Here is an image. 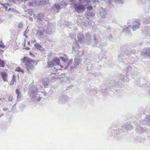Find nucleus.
<instances>
[{
	"label": "nucleus",
	"instance_id": "nucleus-9",
	"mask_svg": "<svg viewBox=\"0 0 150 150\" xmlns=\"http://www.w3.org/2000/svg\"><path fill=\"white\" fill-rule=\"evenodd\" d=\"M54 26L52 23H48L47 30L46 31V33L49 34H52V30Z\"/></svg>",
	"mask_w": 150,
	"mask_h": 150
},
{
	"label": "nucleus",
	"instance_id": "nucleus-22",
	"mask_svg": "<svg viewBox=\"0 0 150 150\" xmlns=\"http://www.w3.org/2000/svg\"><path fill=\"white\" fill-rule=\"evenodd\" d=\"M86 43L88 45H89L91 42V37L88 33L86 34Z\"/></svg>",
	"mask_w": 150,
	"mask_h": 150
},
{
	"label": "nucleus",
	"instance_id": "nucleus-16",
	"mask_svg": "<svg viewBox=\"0 0 150 150\" xmlns=\"http://www.w3.org/2000/svg\"><path fill=\"white\" fill-rule=\"evenodd\" d=\"M84 37L83 35L81 33L78 34L77 39L78 41L81 43H83L84 42Z\"/></svg>",
	"mask_w": 150,
	"mask_h": 150
},
{
	"label": "nucleus",
	"instance_id": "nucleus-59",
	"mask_svg": "<svg viewBox=\"0 0 150 150\" xmlns=\"http://www.w3.org/2000/svg\"><path fill=\"white\" fill-rule=\"evenodd\" d=\"M93 9V7L92 6H88L87 8V10L89 11H91Z\"/></svg>",
	"mask_w": 150,
	"mask_h": 150
},
{
	"label": "nucleus",
	"instance_id": "nucleus-1",
	"mask_svg": "<svg viewBox=\"0 0 150 150\" xmlns=\"http://www.w3.org/2000/svg\"><path fill=\"white\" fill-rule=\"evenodd\" d=\"M39 92V91L37 88L33 86L29 89L28 94L29 95L32 100L35 101L37 100L38 101H40L42 97H39L37 98L36 96L37 94H39L38 93Z\"/></svg>",
	"mask_w": 150,
	"mask_h": 150
},
{
	"label": "nucleus",
	"instance_id": "nucleus-36",
	"mask_svg": "<svg viewBox=\"0 0 150 150\" xmlns=\"http://www.w3.org/2000/svg\"><path fill=\"white\" fill-rule=\"evenodd\" d=\"M50 0H41V2H40V3H39V5L41 4H46L49 3Z\"/></svg>",
	"mask_w": 150,
	"mask_h": 150
},
{
	"label": "nucleus",
	"instance_id": "nucleus-44",
	"mask_svg": "<svg viewBox=\"0 0 150 150\" xmlns=\"http://www.w3.org/2000/svg\"><path fill=\"white\" fill-rule=\"evenodd\" d=\"M19 108L21 110L23 109L25 107V105L23 104H19Z\"/></svg>",
	"mask_w": 150,
	"mask_h": 150
},
{
	"label": "nucleus",
	"instance_id": "nucleus-35",
	"mask_svg": "<svg viewBox=\"0 0 150 150\" xmlns=\"http://www.w3.org/2000/svg\"><path fill=\"white\" fill-rule=\"evenodd\" d=\"M16 71H17L19 72H22V73H23L24 72V71L23 69L21 68L20 67H18L16 69Z\"/></svg>",
	"mask_w": 150,
	"mask_h": 150
},
{
	"label": "nucleus",
	"instance_id": "nucleus-29",
	"mask_svg": "<svg viewBox=\"0 0 150 150\" xmlns=\"http://www.w3.org/2000/svg\"><path fill=\"white\" fill-rule=\"evenodd\" d=\"M1 77L4 81H7L6 80L7 78V74L5 72H2L1 74Z\"/></svg>",
	"mask_w": 150,
	"mask_h": 150
},
{
	"label": "nucleus",
	"instance_id": "nucleus-13",
	"mask_svg": "<svg viewBox=\"0 0 150 150\" xmlns=\"http://www.w3.org/2000/svg\"><path fill=\"white\" fill-rule=\"evenodd\" d=\"M74 61H75V63L74 65V67H73V66L71 67V68L72 69H74L79 64V63L82 62L81 59L78 57H75L74 59Z\"/></svg>",
	"mask_w": 150,
	"mask_h": 150
},
{
	"label": "nucleus",
	"instance_id": "nucleus-31",
	"mask_svg": "<svg viewBox=\"0 0 150 150\" xmlns=\"http://www.w3.org/2000/svg\"><path fill=\"white\" fill-rule=\"evenodd\" d=\"M54 7L56 10H57V12H59L60 10L62 9V7L60 6L59 4H55L54 5Z\"/></svg>",
	"mask_w": 150,
	"mask_h": 150
},
{
	"label": "nucleus",
	"instance_id": "nucleus-10",
	"mask_svg": "<svg viewBox=\"0 0 150 150\" xmlns=\"http://www.w3.org/2000/svg\"><path fill=\"white\" fill-rule=\"evenodd\" d=\"M91 88L88 87L87 88L86 90V92L87 93H89L91 94H93L94 95H95L97 93V90L96 88H94L93 89H91Z\"/></svg>",
	"mask_w": 150,
	"mask_h": 150
},
{
	"label": "nucleus",
	"instance_id": "nucleus-51",
	"mask_svg": "<svg viewBox=\"0 0 150 150\" xmlns=\"http://www.w3.org/2000/svg\"><path fill=\"white\" fill-rule=\"evenodd\" d=\"M31 105H30L31 106H33L34 107H37L38 106H39L40 105V104H30Z\"/></svg>",
	"mask_w": 150,
	"mask_h": 150
},
{
	"label": "nucleus",
	"instance_id": "nucleus-40",
	"mask_svg": "<svg viewBox=\"0 0 150 150\" xmlns=\"http://www.w3.org/2000/svg\"><path fill=\"white\" fill-rule=\"evenodd\" d=\"M114 2L117 4H123L124 3L123 0H115Z\"/></svg>",
	"mask_w": 150,
	"mask_h": 150
},
{
	"label": "nucleus",
	"instance_id": "nucleus-23",
	"mask_svg": "<svg viewBox=\"0 0 150 150\" xmlns=\"http://www.w3.org/2000/svg\"><path fill=\"white\" fill-rule=\"evenodd\" d=\"M34 46L37 50H39L40 51H43L44 50L43 48L39 44L36 43L34 44Z\"/></svg>",
	"mask_w": 150,
	"mask_h": 150
},
{
	"label": "nucleus",
	"instance_id": "nucleus-14",
	"mask_svg": "<svg viewBox=\"0 0 150 150\" xmlns=\"http://www.w3.org/2000/svg\"><path fill=\"white\" fill-rule=\"evenodd\" d=\"M41 0H36L34 2H29L28 4V5L30 6H36L39 5V3L41 2Z\"/></svg>",
	"mask_w": 150,
	"mask_h": 150
},
{
	"label": "nucleus",
	"instance_id": "nucleus-6",
	"mask_svg": "<svg viewBox=\"0 0 150 150\" xmlns=\"http://www.w3.org/2000/svg\"><path fill=\"white\" fill-rule=\"evenodd\" d=\"M136 131L139 134H141L144 132L148 133L149 130L146 128H143L142 127H136Z\"/></svg>",
	"mask_w": 150,
	"mask_h": 150
},
{
	"label": "nucleus",
	"instance_id": "nucleus-33",
	"mask_svg": "<svg viewBox=\"0 0 150 150\" xmlns=\"http://www.w3.org/2000/svg\"><path fill=\"white\" fill-rule=\"evenodd\" d=\"M37 34L39 36H42L44 34L43 31L42 30H39L37 31Z\"/></svg>",
	"mask_w": 150,
	"mask_h": 150
},
{
	"label": "nucleus",
	"instance_id": "nucleus-34",
	"mask_svg": "<svg viewBox=\"0 0 150 150\" xmlns=\"http://www.w3.org/2000/svg\"><path fill=\"white\" fill-rule=\"evenodd\" d=\"M148 113L150 114L149 115H147L144 119V120L146 122L150 121V112Z\"/></svg>",
	"mask_w": 150,
	"mask_h": 150
},
{
	"label": "nucleus",
	"instance_id": "nucleus-62",
	"mask_svg": "<svg viewBox=\"0 0 150 150\" xmlns=\"http://www.w3.org/2000/svg\"><path fill=\"white\" fill-rule=\"evenodd\" d=\"M107 29L108 30H109V32H110L111 31V28L110 26H108L107 28Z\"/></svg>",
	"mask_w": 150,
	"mask_h": 150
},
{
	"label": "nucleus",
	"instance_id": "nucleus-58",
	"mask_svg": "<svg viewBox=\"0 0 150 150\" xmlns=\"http://www.w3.org/2000/svg\"><path fill=\"white\" fill-rule=\"evenodd\" d=\"M19 3H22L28 1V0H17Z\"/></svg>",
	"mask_w": 150,
	"mask_h": 150
},
{
	"label": "nucleus",
	"instance_id": "nucleus-37",
	"mask_svg": "<svg viewBox=\"0 0 150 150\" xmlns=\"http://www.w3.org/2000/svg\"><path fill=\"white\" fill-rule=\"evenodd\" d=\"M5 64L4 61L0 59V66L2 67H4Z\"/></svg>",
	"mask_w": 150,
	"mask_h": 150
},
{
	"label": "nucleus",
	"instance_id": "nucleus-32",
	"mask_svg": "<svg viewBox=\"0 0 150 150\" xmlns=\"http://www.w3.org/2000/svg\"><path fill=\"white\" fill-rule=\"evenodd\" d=\"M47 66L49 67H52L55 65V63H54L52 60L51 61H48L47 62Z\"/></svg>",
	"mask_w": 150,
	"mask_h": 150
},
{
	"label": "nucleus",
	"instance_id": "nucleus-57",
	"mask_svg": "<svg viewBox=\"0 0 150 150\" xmlns=\"http://www.w3.org/2000/svg\"><path fill=\"white\" fill-rule=\"evenodd\" d=\"M75 44H76V47L77 48H79V47H80V46L79 45V44L78 43H77V41H76V40H75Z\"/></svg>",
	"mask_w": 150,
	"mask_h": 150
},
{
	"label": "nucleus",
	"instance_id": "nucleus-53",
	"mask_svg": "<svg viewBox=\"0 0 150 150\" xmlns=\"http://www.w3.org/2000/svg\"><path fill=\"white\" fill-rule=\"evenodd\" d=\"M2 47L3 48H4L5 47V46L3 43L2 41H0V47Z\"/></svg>",
	"mask_w": 150,
	"mask_h": 150
},
{
	"label": "nucleus",
	"instance_id": "nucleus-20",
	"mask_svg": "<svg viewBox=\"0 0 150 150\" xmlns=\"http://www.w3.org/2000/svg\"><path fill=\"white\" fill-rule=\"evenodd\" d=\"M85 13L86 15L87 16V18L88 19H89L90 17H93L95 15L94 13L90 11H87Z\"/></svg>",
	"mask_w": 150,
	"mask_h": 150
},
{
	"label": "nucleus",
	"instance_id": "nucleus-11",
	"mask_svg": "<svg viewBox=\"0 0 150 150\" xmlns=\"http://www.w3.org/2000/svg\"><path fill=\"white\" fill-rule=\"evenodd\" d=\"M128 75L126 74L124 76L123 74H121L118 76V78L120 79L121 81L125 82H128L129 81Z\"/></svg>",
	"mask_w": 150,
	"mask_h": 150
},
{
	"label": "nucleus",
	"instance_id": "nucleus-64",
	"mask_svg": "<svg viewBox=\"0 0 150 150\" xmlns=\"http://www.w3.org/2000/svg\"><path fill=\"white\" fill-rule=\"evenodd\" d=\"M29 31V30H28V28H27L24 31V33L25 34H27Z\"/></svg>",
	"mask_w": 150,
	"mask_h": 150
},
{
	"label": "nucleus",
	"instance_id": "nucleus-54",
	"mask_svg": "<svg viewBox=\"0 0 150 150\" xmlns=\"http://www.w3.org/2000/svg\"><path fill=\"white\" fill-rule=\"evenodd\" d=\"M132 68L131 67L129 66L127 67L126 69V72L128 73L129 71L131 70Z\"/></svg>",
	"mask_w": 150,
	"mask_h": 150
},
{
	"label": "nucleus",
	"instance_id": "nucleus-38",
	"mask_svg": "<svg viewBox=\"0 0 150 150\" xmlns=\"http://www.w3.org/2000/svg\"><path fill=\"white\" fill-rule=\"evenodd\" d=\"M93 68V66L92 64H89L87 67L86 69L87 70H91Z\"/></svg>",
	"mask_w": 150,
	"mask_h": 150
},
{
	"label": "nucleus",
	"instance_id": "nucleus-24",
	"mask_svg": "<svg viewBox=\"0 0 150 150\" xmlns=\"http://www.w3.org/2000/svg\"><path fill=\"white\" fill-rule=\"evenodd\" d=\"M42 84L44 86L45 88H46L48 86V83L49 81L47 78H45L42 80Z\"/></svg>",
	"mask_w": 150,
	"mask_h": 150
},
{
	"label": "nucleus",
	"instance_id": "nucleus-61",
	"mask_svg": "<svg viewBox=\"0 0 150 150\" xmlns=\"http://www.w3.org/2000/svg\"><path fill=\"white\" fill-rule=\"evenodd\" d=\"M12 96H9L8 97V100L9 101H12Z\"/></svg>",
	"mask_w": 150,
	"mask_h": 150
},
{
	"label": "nucleus",
	"instance_id": "nucleus-3",
	"mask_svg": "<svg viewBox=\"0 0 150 150\" xmlns=\"http://www.w3.org/2000/svg\"><path fill=\"white\" fill-rule=\"evenodd\" d=\"M121 82L118 81H111L110 83V86L109 88L108 87H107L105 88L104 89H103L102 91L103 92H105L107 91L110 89L109 91H111L113 92H115L116 91L117 89H116L117 87H122L121 85Z\"/></svg>",
	"mask_w": 150,
	"mask_h": 150
},
{
	"label": "nucleus",
	"instance_id": "nucleus-39",
	"mask_svg": "<svg viewBox=\"0 0 150 150\" xmlns=\"http://www.w3.org/2000/svg\"><path fill=\"white\" fill-rule=\"evenodd\" d=\"M8 10L9 11H12L15 13H19V12L18 11H17L15 8H10L8 9Z\"/></svg>",
	"mask_w": 150,
	"mask_h": 150
},
{
	"label": "nucleus",
	"instance_id": "nucleus-48",
	"mask_svg": "<svg viewBox=\"0 0 150 150\" xmlns=\"http://www.w3.org/2000/svg\"><path fill=\"white\" fill-rule=\"evenodd\" d=\"M142 139L138 137H137L136 138V141L137 142H142Z\"/></svg>",
	"mask_w": 150,
	"mask_h": 150
},
{
	"label": "nucleus",
	"instance_id": "nucleus-26",
	"mask_svg": "<svg viewBox=\"0 0 150 150\" xmlns=\"http://www.w3.org/2000/svg\"><path fill=\"white\" fill-rule=\"evenodd\" d=\"M26 68L28 71L30 70L33 69L34 68V66L33 64L31 63L25 65Z\"/></svg>",
	"mask_w": 150,
	"mask_h": 150
},
{
	"label": "nucleus",
	"instance_id": "nucleus-12",
	"mask_svg": "<svg viewBox=\"0 0 150 150\" xmlns=\"http://www.w3.org/2000/svg\"><path fill=\"white\" fill-rule=\"evenodd\" d=\"M32 62L33 60L32 59L27 57H25L23 58L22 62V63H25V65H26L32 63Z\"/></svg>",
	"mask_w": 150,
	"mask_h": 150
},
{
	"label": "nucleus",
	"instance_id": "nucleus-45",
	"mask_svg": "<svg viewBox=\"0 0 150 150\" xmlns=\"http://www.w3.org/2000/svg\"><path fill=\"white\" fill-rule=\"evenodd\" d=\"M27 11L28 13L30 15H32L33 13L32 10L31 9H28Z\"/></svg>",
	"mask_w": 150,
	"mask_h": 150
},
{
	"label": "nucleus",
	"instance_id": "nucleus-46",
	"mask_svg": "<svg viewBox=\"0 0 150 150\" xmlns=\"http://www.w3.org/2000/svg\"><path fill=\"white\" fill-rule=\"evenodd\" d=\"M108 39L110 41H113V36L112 35L110 34L109 35L108 37Z\"/></svg>",
	"mask_w": 150,
	"mask_h": 150
},
{
	"label": "nucleus",
	"instance_id": "nucleus-8",
	"mask_svg": "<svg viewBox=\"0 0 150 150\" xmlns=\"http://www.w3.org/2000/svg\"><path fill=\"white\" fill-rule=\"evenodd\" d=\"M69 97L67 95H61L59 97V100L61 102H66L69 100Z\"/></svg>",
	"mask_w": 150,
	"mask_h": 150
},
{
	"label": "nucleus",
	"instance_id": "nucleus-18",
	"mask_svg": "<svg viewBox=\"0 0 150 150\" xmlns=\"http://www.w3.org/2000/svg\"><path fill=\"white\" fill-rule=\"evenodd\" d=\"M135 22L136 24H134L132 27L133 31H135L136 29H138L139 28V25L141 24L140 21L139 20H136L135 21Z\"/></svg>",
	"mask_w": 150,
	"mask_h": 150
},
{
	"label": "nucleus",
	"instance_id": "nucleus-52",
	"mask_svg": "<svg viewBox=\"0 0 150 150\" xmlns=\"http://www.w3.org/2000/svg\"><path fill=\"white\" fill-rule=\"evenodd\" d=\"M79 1L80 2L82 3H84L85 2L88 3L89 2V1H88V0H79Z\"/></svg>",
	"mask_w": 150,
	"mask_h": 150
},
{
	"label": "nucleus",
	"instance_id": "nucleus-55",
	"mask_svg": "<svg viewBox=\"0 0 150 150\" xmlns=\"http://www.w3.org/2000/svg\"><path fill=\"white\" fill-rule=\"evenodd\" d=\"M148 52H149V53H148L147 54L148 56V57H147V58H148L149 59H150V48H148Z\"/></svg>",
	"mask_w": 150,
	"mask_h": 150
},
{
	"label": "nucleus",
	"instance_id": "nucleus-27",
	"mask_svg": "<svg viewBox=\"0 0 150 150\" xmlns=\"http://www.w3.org/2000/svg\"><path fill=\"white\" fill-rule=\"evenodd\" d=\"M143 79H141V80L138 79L137 81H134L135 83L137 85L140 86H144L145 84L142 83V81Z\"/></svg>",
	"mask_w": 150,
	"mask_h": 150
},
{
	"label": "nucleus",
	"instance_id": "nucleus-7",
	"mask_svg": "<svg viewBox=\"0 0 150 150\" xmlns=\"http://www.w3.org/2000/svg\"><path fill=\"white\" fill-rule=\"evenodd\" d=\"M99 15L100 17L103 18L106 17V16L107 14V11L103 8H100L99 9Z\"/></svg>",
	"mask_w": 150,
	"mask_h": 150
},
{
	"label": "nucleus",
	"instance_id": "nucleus-41",
	"mask_svg": "<svg viewBox=\"0 0 150 150\" xmlns=\"http://www.w3.org/2000/svg\"><path fill=\"white\" fill-rule=\"evenodd\" d=\"M17 106V104H14L12 108V110L13 112H16V110L15 109L16 106Z\"/></svg>",
	"mask_w": 150,
	"mask_h": 150
},
{
	"label": "nucleus",
	"instance_id": "nucleus-42",
	"mask_svg": "<svg viewBox=\"0 0 150 150\" xmlns=\"http://www.w3.org/2000/svg\"><path fill=\"white\" fill-rule=\"evenodd\" d=\"M143 23L145 24H148L150 23V17L148 18L144 21H143Z\"/></svg>",
	"mask_w": 150,
	"mask_h": 150
},
{
	"label": "nucleus",
	"instance_id": "nucleus-47",
	"mask_svg": "<svg viewBox=\"0 0 150 150\" xmlns=\"http://www.w3.org/2000/svg\"><path fill=\"white\" fill-rule=\"evenodd\" d=\"M52 40L50 38H46L45 40V42L46 43H48V42H52Z\"/></svg>",
	"mask_w": 150,
	"mask_h": 150
},
{
	"label": "nucleus",
	"instance_id": "nucleus-60",
	"mask_svg": "<svg viewBox=\"0 0 150 150\" xmlns=\"http://www.w3.org/2000/svg\"><path fill=\"white\" fill-rule=\"evenodd\" d=\"M15 81V80L12 79L11 81V83H10V85L11 86H12L14 84V82Z\"/></svg>",
	"mask_w": 150,
	"mask_h": 150
},
{
	"label": "nucleus",
	"instance_id": "nucleus-4",
	"mask_svg": "<svg viewBox=\"0 0 150 150\" xmlns=\"http://www.w3.org/2000/svg\"><path fill=\"white\" fill-rule=\"evenodd\" d=\"M130 53H129V52L128 53L126 51H125L124 53L122 52L118 56V60L119 62H123L125 63V61H124L125 59H126L127 57H129L132 54H135V50H132V51H130Z\"/></svg>",
	"mask_w": 150,
	"mask_h": 150
},
{
	"label": "nucleus",
	"instance_id": "nucleus-21",
	"mask_svg": "<svg viewBox=\"0 0 150 150\" xmlns=\"http://www.w3.org/2000/svg\"><path fill=\"white\" fill-rule=\"evenodd\" d=\"M15 92L16 93L17 95V99L18 100H21L23 96L20 91L18 89H17L16 90Z\"/></svg>",
	"mask_w": 150,
	"mask_h": 150
},
{
	"label": "nucleus",
	"instance_id": "nucleus-25",
	"mask_svg": "<svg viewBox=\"0 0 150 150\" xmlns=\"http://www.w3.org/2000/svg\"><path fill=\"white\" fill-rule=\"evenodd\" d=\"M54 63H55V65H59V62L60 60L57 57H54L53 59H52Z\"/></svg>",
	"mask_w": 150,
	"mask_h": 150
},
{
	"label": "nucleus",
	"instance_id": "nucleus-43",
	"mask_svg": "<svg viewBox=\"0 0 150 150\" xmlns=\"http://www.w3.org/2000/svg\"><path fill=\"white\" fill-rule=\"evenodd\" d=\"M23 25L22 23V22H20L18 24L17 27L19 28H23Z\"/></svg>",
	"mask_w": 150,
	"mask_h": 150
},
{
	"label": "nucleus",
	"instance_id": "nucleus-56",
	"mask_svg": "<svg viewBox=\"0 0 150 150\" xmlns=\"http://www.w3.org/2000/svg\"><path fill=\"white\" fill-rule=\"evenodd\" d=\"M59 58L61 59L62 61L63 62H66V60L65 59L64 57H60Z\"/></svg>",
	"mask_w": 150,
	"mask_h": 150
},
{
	"label": "nucleus",
	"instance_id": "nucleus-63",
	"mask_svg": "<svg viewBox=\"0 0 150 150\" xmlns=\"http://www.w3.org/2000/svg\"><path fill=\"white\" fill-rule=\"evenodd\" d=\"M32 63H33V64H34L35 65H36L37 64V62L36 61H33V60Z\"/></svg>",
	"mask_w": 150,
	"mask_h": 150
},
{
	"label": "nucleus",
	"instance_id": "nucleus-2",
	"mask_svg": "<svg viewBox=\"0 0 150 150\" xmlns=\"http://www.w3.org/2000/svg\"><path fill=\"white\" fill-rule=\"evenodd\" d=\"M133 127L131 125L129 122H127L126 124H125L123 126H122L120 129H118L116 130L114 132L115 136V139H117V138L119 139L120 136H119L120 134L119 132H120V133L123 132L128 130H131L132 129Z\"/></svg>",
	"mask_w": 150,
	"mask_h": 150
},
{
	"label": "nucleus",
	"instance_id": "nucleus-30",
	"mask_svg": "<svg viewBox=\"0 0 150 150\" xmlns=\"http://www.w3.org/2000/svg\"><path fill=\"white\" fill-rule=\"evenodd\" d=\"M59 5L60 6L62 7V9L63 7L65 8V7H66L67 5V4L65 1L63 0L62 2H60V3L59 4Z\"/></svg>",
	"mask_w": 150,
	"mask_h": 150
},
{
	"label": "nucleus",
	"instance_id": "nucleus-28",
	"mask_svg": "<svg viewBox=\"0 0 150 150\" xmlns=\"http://www.w3.org/2000/svg\"><path fill=\"white\" fill-rule=\"evenodd\" d=\"M129 28H130V25L127 27L126 28H123V31L124 33H126V34H128L129 35H131V33Z\"/></svg>",
	"mask_w": 150,
	"mask_h": 150
},
{
	"label": "nucleus",
	"instance_id": "nucleus-17",
	"mask_svg": "<svg viewBox=\"0 0 150 150\" xmlns=\"http://www.w3.org/2000/svg\"><path fill=\"white\" fill-rule=\"evenodd\" d=\"M43 16L44 15L43 13L42 12H41L38 14L36 17L37 21L38 22H40L42 21L43 19Z\"/></svg>",
	"mask_w": 150,
	"mask_h": 150
},
{
	"label": "nucleus",
	"instance_id": "nucleus-49",
	"mask_svg": "<svg viewBox=\"0 0 150 150\" xmlns=\"http://www.w3.org/2000/svg\"><path fill=\"white\" fill-rule=\"evenodd\" d=\"M1 5L3 6V7L5 8L6 11H8V7H7L6 5L4 4H2L1 3Z\"/></svg>",
	"mask_w": 150,
	"mask_h": 150
},
{
	"label": "nucleus",
	"instance_id": "nucleus-15",
	"mask_svg": "<svg viewBox=\"0 0 150 150\" xmlns=\"http://www.w3.org/2000/svg\"><path fill=\"white\" fill-rule=\"evenodd\" d=\"M148 47L145 49H144L141 52V55L144 58H147L148 57V53L149 52H148Z\"/></svg>",
	"mask_w": 150,
	"mask_h": 150
},
{
	"label": "nucleus",
	"instance_id": "nucleus-50",
	"mask_svg": "<svg viewBox=\"0 0 150 150\" xmlns=\"http://www.w3.org/2000/svg\"><path fill=\"white\" fill-rule=\"evenodd\" d=\"M132 76H135V75H137L138 74V73L135 71H132Z\"/></svg>",
	"mask_w": 150,
	"mask_h": 150
},
{
	"label": "nucleus",
	"instance_id": "nucleus-19",
	"mask_svg": "<svg viewBox=\"0 0 150 150\" xmlns=\"http://www.w3.org/2000/svg\"><path fill=\"white\" fill-rule=\"evenodd\" d=\"M93 42L94 43L92 44L93 46L97 47H101V45L99 44V41L95 36L93 37Z\"/></svg>",
	"mask_w": 150,
	"mask_h": 150
},
{
	"label": "nucleus",
	"instance_id": "nucleus-5",
	"mask_svg": "<svg viewBox=\"0 0 150 150\" xmlns=\"http://www.w3.org/2000/svg\"><path fill=\"white\" fill-rule=\"evenodd\" d=\"M73 6L75 11L79 13L83 12L86 9L84 5H79L76 3L74 4Z\"/></svg>",
	"mask_w": 150,
	"mask_h": 150
}]
</instances>
